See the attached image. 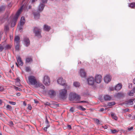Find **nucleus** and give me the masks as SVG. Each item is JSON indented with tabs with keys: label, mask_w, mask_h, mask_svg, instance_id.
<instances>
[{
	"label": "nucleus",
	"mask_w": 135,
	"mask_h": 135,
	"mask_svg": "<svg viewBox=\"0 0 135 135\" xmlns=\"http://www.w3.org/2000/svg\"><path fill=\"white\" fill-rule=\"evenodd\" d=\"M45 123H49V122L48 120L47 117H46V121H45Z\"/></svg>",
	"instance_id": "052dcab7"
},
{
	"label": "nucleus",
	"mask_w": 135,
	"mask_h": 135,
	"mask_svg": "<svg viewBox=\"0 0 135 135\" xmlns=\"http://www.w3.org/2000/svg\"><path fill=\"white\" fill-rule=\"evenodd\" d=\"M3 42H2L1 44H0V52H1L4 49V44Z\"/></svg>",
	"instance_id": "c85d7f7f"
},
{
	"label": "nucleus",
	"mask_w": 135,
	"mask_h": 135,
	"mask_svg": "<svg viewBox=\"0 0 135 135\" xmlns=\"http://www.w3.org/2000/svg\"><path fill=\"white\" fill-rule=\"evenodd\" d=\"M9 14H10V12H6V13L5 14H6V15H7V18H8V17L9 16Z\"/></svg>",
	"instance_id": "09e8293b"
},
{
	"label": "nucleus",
	"mask_w": 135,
	"mask_h": 135,
	"mask_svg": "<svg viewBox=\"0 0 135 135\" xmlns=\"http://www.w3.org/2000/svg\"><path fill=\"white\" fill-rule=\"evenodd\" d=\"M32 59L31 57H27L26 58V62L27 63L31 62L32 61Z\"/></svg>",
	"instance_id": "393cba45"
},
{
	"label": "nucleus",
	"mask_w": 135,
	"mask_h": 135,
	"mask_svg": "<svg viewBox=\"0 0 135 135\" xmlns=\"http://www.w3.org/2000/svg\"><path fill=\"white\" fill-rule=\"evenodd\" d=\"M115 104V103L114 102H109L108 103V105L109 106H111Z\"/></svg>",
	"instance_id": "e433bc0d"
},
{
	"label": "nucleus",
	"mask_w": 135,
	"mask_h": 135,
	"mask_svg": "<svg viewBox=\"0 0 135 135\" xmlns=\"http://www.w3.org/2000/svg\"><path fill=\"white\" fill-rule=\"evenodd\" d=\"M50 81L49 78L47 76H45L44 78V84L48 86L50 85Z\"/></svg>",
	"instance_id": "423d86ee"
},
{
	"label": "nucleus",
	"mask_w": 135,
	"mask_h": 135,
	"mask_svg": "<svg viewBox=\"0 0 135 135\" xmlns=\"http://www.w3.org/2000/svg\"><path fill=\"white\" fill-rule=\"evenodd\" d=\"M16 22L13 21V20L12 22L11 26L12 27H13L16 25Z\"/></svg>",
	"instance_id": "c9c22d12"
},
{
	"label": "nucleus",
	"mask_w": 135,
	"mask_h": 135,
	"mask_svg": "<svg viewBox=\"0 0 135 135\" xmlns=\"http://www.w3.org/2000/svg\"><path fill=\"white\" fill-rule=\"evenodd\" d=\"M17 61L18 64L20 66H22L23 63L22 61L21 58L20 56H18L17 59Z\"/></svg>",
	"instance_id": "6ab92c4d"
},
{
	"label": "nucleus",
	"mask_w": 135,
	"mask_h": 135,
	"mask_svg": "<svg viewBox=\"0 0 135 135\" xmlns=\"http://www.w3.org/2000/svg\"><path fill=\"white\" fill-rule=\"evenodd\" d=\"M128 6L132 8H135V2H132L129 3Z\"/></svg>",
	"instance_id": "a878e982"
},
{
	"label": "nucleus",
	"mask_w": 135,
	"mask_h": 135,
	"mask_svg": "<svg viewBox=\"0 0 135 135\" xmlns=\"http://www.w3.org/2000/svg\"><path fill=\"white\" fill-rule=\"evenodd\" d=\"M134 100V99H129L126 101L125 102V104L129 105H132L133 104V102Z\"/></svg>",
	"instance_id": "f3484780"
},
{
	"label": "nucleus",
	"mask_w": 135,
	"mask_h": 135,
	"mask_svg": "<svg viewBox=\"0 0 135 135\" xmlns=\"http://www.w3.org/2000/svg\"><path fill=\"white\" fill-rule=\"evenodd\" d=\"M57 83L62 86H67L65 83V81L64 79H63L61 78H59L57 80Z\"/></svg>",
	"instance_id": "0eeeda50"
},
{
	"label": "nucleus",
	"mask_w": 135,
	"mask_h": 135,
	"mask_svg": "<svg viewBox=\"0 0 135 135\" xmlns=\"http://www.w3.org/2000/svg\"><path fill=\"white\" fill-rule=\"evenodd\" d=\"M122 85L121 84H118L116 85L114 88V89L117 91L120 90L122 88Z\"/></svg>",
	"instance_id": "a211bd4d"
},
{
	"label": "nucleus",
	"mask_w": 135,
	"mask_h": 135,
	"mask_svg": "<svg viewBox=\"0 0 135 135\" xmlns=\"http://www.w3.org/2000/svg\"><path fill=\"white\" fill-rule=\"evenodd\" d=\"M25 22V18L24 17H22L20 21V25H23Z\"/></svg>",
	"instance_id": "b1692460"
},
{
	"label": "nucleus",
	"mask_w": 135,
	"mask_h": 135,
	"mask_svg": "<svg viewBox=\"0 0 135 135\" xmlns=\"http://www.w3.org/2000/svg\"><path fill=\"white\" fill-rule=\"evenodd\" d=\"M5 19L3 18L2 19H1V18H0V20L1 21V22L2 23H3Z\"/></svg>",
	"instance_id": "8fccbe9b"
},
{
	"label": "nucleus",
	"mask_w": 135,
	"mask_h": 135,
	"mask_svg": "<svg viewBox=\"0 0 135 135\" xmlns=\"http://www.w3.org/2000/svg\"><path fill=\"white\" fill-rule=\"evenodd\" d=\"M33 31L35 33V36H37L39 38L41 37V30L40 28L38 27H35L33 29Z\"/></svg>",
	"instance_id": "20e7f679"
},
{
	"label": "nucleus",
	"mask_w": 135,
	"mask_h": 135,
	"mask_svg": "<svg viewBox=\"0 0 135 135\" xmlns=\"http://www.w3.org/2000/svg\"><path fill=\"white\" fill-rule=\"evenodd\" d=\"M33 14L34 16V18L35 19H37L39 18L40 15V12L38 11L33 12Z\"/></svg>",
	"instance_id": "9b49d317"
},
{
	"label": "nucleus",
	"mask_w": 135,
	"mask_h": 135,
	"mask_svg": "<svg viewBox=\"0 0 135 135\" xmlns=\"http://www.w3.org/2000/svg\"><path fill=\"white\" fill-rule=\"evenodd\" d=\"M26 4L25 6L24 5H23L21 6L20 9L17 11V12L14 16L13 20L16 22L20 14L21 13L22 10L24 8H25L26 6Z\"/></svg>",
	"instance_id": "7ed1b4c3"
},
{
	"label": "nucleus",
	"mask_w": 135,
	"mask_h": 135,
	"mask_svg": "<svg viewBox=\"0 0 135 135\" xmlns=\"http://www.w3.org/2000/svg\"><path fill=\"white\" fill-rule=\"evenodd\" d=\"M6 108L7 110L11 111L12 110V108L11 106L9 105H7L6 106Z\"/></svg>",
	"instance_id": "2f4dec72"
},
{
	"label": "nucleus",
	"mask_w": 135,
	"mask_h": 135,
	"mask_svg": "<svg viewBox=\"0 0 135 135\" xmlns=\"http://www.w3.org/2000/svg\"><path fill=\"white\" fill-rule=\"evenodd\" d=\"M104 98L105 101H109L111 100V97L108 95H104Z\"/></svg>",
	"instance_id": "412c9836"
},
{
	"label": "nucleus",
	"mask_w": 135,
	"mask_h": 135,
	"mask_svg": "<svg viewBox=\"0 0 135 135\" xmlns=\"http://www.w3.org/2000/svg\"><path fill=\"white\" fill-rule=\"evenodd\" d=\"M15 41L16 43H20V38L18 36H15Z\"/></svg>",
	"instance_id": "5701e85b"
},
{
	"label": "nucleus",
	"mask_w": 135,
	"mask_h": 135,
	"mask_svg": "<svg viewBox=\"0 0 135 135\" xmlns=\"http://www.w3.org/2000/svg\"><path fill=\"white\" fill-rule=\"evenodd\" d=\"M80 97L79 95L73 93H71L70 94L69 99L74 102L80 101Z\"/></svg>",
	"instance_id": "f257e3e1"
},
{
	"label": "nucleus",
	"mask_w": 135,
	"mask_h": 135,
	"mask_svg": "<svg viewBox=\"0 0 135 135\" xmlns=\"http://www.w3.org/2000/svg\"><path fill=\"white\" fill-rule=\"evenodd\" d=\"M4 44V49L5 50L10 49L11 47V45L9 44H7L6 42H3Z\"/></svg>",
	"instance_id": "dca6fc26"
},
{
	"label": "nucleus",
	"mask_w": 135,
	"mask_h": 135,
	"mask_svg": "<svg viewBox=\"0 0 135 135\" xmlns=\"http://www.w3.org/2000/svg\"><path fill=\"white\" fill-rule=\"evenodd\" d=\"M67 90L65 89H61L59 91V97L63 99H65L66 97Z\"/></svg>",
	"instance_id": "f03ea898"
},
{
	"label": "nucleus",
	"mask_w": 135,
	"mask_h": 135,
	"mask_svg": "<svg viewBox=\"0 0 135 135\" xmlns=\"http://www.w3.org/2000/svg\"><path fill=\"white\" fill-rule=\"evenodd\" d=\"M77 108L83 111H84L85 110V108H84L82 106L80 105L78 106Z\"/></svg>",
	"instance_id": "f704fd0d"
},
{
	"label": "nucleus",
	"mask_w": 135,
	"mask_h": 135,
	"mask_svg": "<svg viewBox=\"0 0 135 135\" xmlns=\"http://www.w3.org/2000/svg\"><path fill=\"white\" fill-rule=\"evenodd\" d=\"M45 5L43 4H40L38 6V10L40 12H41L43 10Z\"/></svg>",
	"instance_id": "aec40b11"
},
{
	"label": "nucleus",
	"mask_w": 135,
	"mask_h": 135,
	"mask_svg": "<svg viewBox=\"0 0 135 135\" xmlns=\"http://www.w3.org/2000/svg\"><path fill=\"white\" fill-rule=\"evenodd\" d=\"M42 2L44 3H45L47 2V0H41Z\"/></svg>",
	"instance_id": "680f3d73"
},
{
	"label": "nucleus",
	"mask_w": 135,
	"mask_h": 135,
	"mask_svg": "<svg viewBox=\"0 0 135 135\" xmlns=\"http://www.w3.org/2000/svg\"><path fill=\"white\" fill-rule=\"evenodd\" d=\"M102 80V76L100 75H97L95 78V80L97 83H101Z\"/></svg>",
	"instance_id": "1a4fd4ad"
},
{
	"label": "nucleus",
	"mask_w": 135,
	"mask_h": 135,
	"mask_svg": "<svg viewBox=\"0 0 135 135\" xmlns=\"http://www.w3.org/2000/svg\"><path fill=\"white\" fill-rule=\"evenodd\" d=\"M14 89L17 91L19 90L20 91H21L22 90V89L20 88H18L17 87L14 86Z\"/></svg>",
	"instance_id": "79ce46f5"
},
{
	"label": "nucleus",
	"mask_w": 135,
	"mask_h": 135,
	"mask_svg": "<svg viewBox=\"0 0 135 135\" xmlns=\"http://www.w3.org/2000/svg\"><path fill=\"white\" fill-rule=\"evenodd\" d=\"M67 127L69 130L71 129H72L71 126L70 125H67Z\"/></svg>",
	"instance_id": "3c124183"
},
{
	"label": "nucleus",
	"mask_w": 135,
	"mask_h": 135,
	"mask_svg": "<svg viewBox=\"0 0 135 135\" xmlns=\"http://www.w3.org/2000/svg\"><path fill=\"white\" fill-rule=\"evenodd\" d=\"M20 43H16V45L15 46V49L17 51L19 50Z\"/></svg>",
	"instance_id": "7c9ffc66"
},
{
	"label": "nucleus",
	"mask_w": 135,
	"mask_h": 135,
	"mask_svg": "<svg viewBox=\"0 0 135 135\" xmlns=\"http://www.w3.org/2000/svg\"><path fill=\"white\" fill-rule=\"evenodd\" d=\"M4 90L3 87L2 86H0V91H2Z\"/></svg>",
	"instance_id": "864d4df0"
},
{
	"label": "nucleus",
	"mask_w": 135,
	"mask_h": 135,
	"mask_svg": "<svg viewBox=\"0 0 135 135\" xmlns=\"http://www.w3.org/2000/svg\"><path fill=\"white\" fill-rule=\"evenodd\" d=\"M28 107H27V109L30 110H31L32 107L31 105L30 104H28Z\"/></svg>",
	"instance_id": "a18cd8bd"
},
{
	"label": "nucleus",
	"mask_w": 135,
	"mask_h": 135,
	"mask_svg": "<svg viewBox=\"0 0 135 135\" xmlns=\"http://www.w3.org/2000/svg\"><path fill=\"white\" fill-rule=\"evenodd\" d=\"M23 25H20L18 27V29L19 30H20L22 28V26Z\"/></svg>",
	"instance_id": "49530a36"
},
{
	"label": "nucleus",
	"mask_w": 135,
	"mask_h": 135,
	"mask_svg": "<svg viewBox=\"0 0 135 135\" xmlns=\"http://www.w3.org/2000/svg\"><path fill=\"white\" fill-rule=\"evenodd\" d=\"M94 120L96 123L97 124H99V119H96L95 118H94L93 119Z\"/></svg>",
	"instance_id": "ea45409f"
},
{
	"label": "nucleus",
	"mask_w": 135,
	"mask_h": 135,
	"mask_svg": "<svg viewBox=\"0 0 135 135\" xmlns=\"http://www.w3.org/2000/svg\"><path fill=\"white\" fill-rule=\"evenodd\" d=\"M44 104L45 105H49L50 104L48 102H46L44 103Z\"/></svg>",
	"instance_id": "603ef678"
},
{
	"label": "nucleus",
	"mask_w": 135,
	"mask_h": 135,
	"mask_svg": "<svg viewBox=\"0 0 135 135\" xmlns=\"http://www.w3.org/2000/svg\"><path fill=\"white\" fill-rule=\"evenodd\" d=\"M30 67H27L26 68V71L27 72H28L30 71Z\"/></svg>",
	"instance_id": "de8ad7c7"
},
{
	"label": "nucleus",
	"mask_w": 135,
	"mask_h": 135,
	"mask_svg": "<svg viewBox=\"0 0 135 135\" xmlns=\"http://www.w3.org/2000/svg\"><path fill=\"white\" fill-rule=\"evenodd\" d=\"M73 85L74 86L76 87H79L80 85V83L77 82H74L73 83Z\"/></svg>",
	"instance_id": "c756f323"
},
{
	"label": "nucleus",
	"mask_w": 135,
	"mask_h": 135,
	"mask_svg": "<svg viewBox=\"0 0 135 135\" xmlns=\"http://www.w3.org/2000/svg\"><path fill=\"white\" fill-rule=\"evenodd\" d=\"M104 110V109L103 108H100V109L99 110V111L100 112H103V111Z\"/></svg>",
	"instance_id": "338daca9"
},
{
	"label": "nucleus",
	"mask_w": 135,
	"mask_h": 135,
	"mask_svg": "<svg viewBox=\"0 0 135 135\" xmlns=\"http://www.w3.org/2000/svg\"><path fill=\"white\" fill-rule=\"evenodd\" d=\"M133 127H131L130 128H128V131H130L131 130H132L133 129Z\"/></svg>",
	"instance_id": "4d7b16f0"
},
{
	"label": "nucleus",
	"mask_w": 135,
	"mask_h": 135,
	"mask_svg": "<svg viewBox=\"0 0 135 135\" xmlns=\"http://www.w3.org/2000/svg\"><path fill=\"white\" fill-rule=\"evenodd\" d=\"M9 103L13 105H15L16 104L15 102H11L10 101L9 102Z\"/></svg>",
	"instance_id": "c03bdc74"
},
{
	"label": "nucleus",
	"mask_w": 135,
	"mask_h": 135,
	"mask_svg": "<svg viewBox=\"0 0 135 135\" xmlns=\"http://www.w3.org/2000/svg\"><path fill=\"white\" fill-rule=\"evenodd\" d=\"M16 85L18 86H20L21 84L18 82H17L16 83Z\"/></svg>",
	"instance_id": "e2e57ef3"
},
{
	"label": "nucleus",
	"mask_w": 135,
	"mask_h": 135,
	"mask_svg": "<svg viewBox=\"0 0 135 135\" xmlns=\"http://www.w3.org/2000/svg\"><path fill=\"white\" fill-rule=\"evenodd\" d=\"M9 124L10 125H13V123L12 121H10L9 122Z\"/></svg>",
	"instance_id": "774afa93"
},
{
	"label": "nucleus",
	"mask_w": 135,
	"mask_h": 135,
	"mask_svg": "<svg viewBox=\"0 0 135 135\" xmlns=\"http://www.w3.org/2000/svg\"><path fill=\"white\" fill-rule=\"evenodd\" d=\"M75 103H88V101H84V100H82L80 102H78V101L76 102H75Z\"/></svg>",
	"instance_id": "a19ab883"
},
{
	"label": "nucleus",
	"mask_w": 135,
	"mask_h": 135,
	"mask_svg": "<svg viewBox=\"0 0 135 135\" xmlns=\"http://www.w3.org/2000/svg\"><path fill=\"white\" fill-rule=\"evenodd\" d=\"M9 24L8 23L5 25L4 27V30L5 32H7L9 30Z\"/></svg>",
	"instance_id": "bb28decb"
},
{
	"label": "nucleus",
	"mask_w": 135,
	"mask_h": 135,
	"mask_svg": "<svg viewBox=\"0 0 135 135\" xmlns=\"http://www.w3.org/2000/svg\"><path fill=\"white\" fill-rule=\"evenodd\" d=\"M119 131V130L118 129H111V131L112 133H115L118 132Z\"/></svg>",
	"instance_id": "72a5a7b5"
},
{
	"label": "nucleus",
	"mask_w": 135,
	"mask_h": 135,
	"mask_svg": "<svg viewBox=\"0 0 135 135\" xmlns=\"http://www.w3.org/2000/svg\"><path fill=\"white\" fill-rule=\"evenodd\" d=\"M30 84L35 85L37 83V81L35 77L32 76H29L28 78Z\"/></svg>",
	"instance_id": "39448f33"
},
{
	"label": "nucleus",
	"mask_w": 135,
	"mask_h": 135,
	"mask_svg": "<svg viewBox=\"0 0 135 135\" xmlns=\"http://www.w3.org/2000/svg\"><path fill=\"white\" fill-rule=\"evenodd\" d=\"M42 84L38 82H37V83L35 85V87L37 88L38 87H40L41 85Z\"/></svg>",
	"instance_id": "4c0bfd02"
},
{
	"label": "nucleus",
	"mask_w": 135,
	"mask_h": 135,
	"mask_svg": "<svg viewBox=\"0 0 135 135\" xmlns=\"http://www.w3.org/2000/svg\"><path fill=\"white\" fill-rule=\"evenodd\" d=\"M74 110H75V108L74 107H71L69 111L70 112H74Z\"/></svg>",
	"instance_id": "37998d69"
},
{
	"label": "nucleus",
	"mask_w": 135,
	"mask_h": 135,
	"mask_svg": "<svg viewBox=\"0 0 135 135\" xmlns=\"http://www.w3.org/2000/svg\"><path fill=\"white\" fill-rule=\"evenodd\" d=\"M79 74L80 76L82 77L85 78L86 77V73L84 69H80Z\"/></svg>",
	"instance_id": "9d476101"
},
{
	"label": "nucleus",
	"mask_w": 135,
	"mask_h": 135,
	"mask_svg": "<svg viewBox=\"0 0 135 135\" xmlns=\"http://www.w3.org/2000/svg\"><path fill=\"white\" fill-rule=\"evenodd\" d=\"M48 94L51 98H52L56 95V93L54 90H50L48 91Z\"/></svg>",
	"instance_id": "ddd939ff"
},
{
	"label": "nucleus",
	"mask_w": 135,
	"mask_h": 135,
	"mask_svg": "<svg viewBox=\"0 0 135 135\" xmlns=\"http://www.w3.org/2000/svg\"><path fill=\"white\" fill-rule=\"evenodd\" d=\"M24 44L26 46H28L30 44V41L28 38L25 37L24 38Z\"/></svg>",
	"instance_id": "4468645a"
},
{
	"label": "nucleus",
	"mask_w": 135,
	"mask_h": 135,
	"mask_svg": "<svg viewBox=\"0 0 135 135\" xmlns=\"http://www.w3.org/2000/svg\"><path fill=\"white\" fill-rule=\"evenodd\" d=\"M129 110V109L128 108L123 109V111L125 112H128V111Z\"/></svg>",
	"instance_id": "6e6d98bb"
},
{
	"label": "nucleus",
	"mask_w": 135,
	"mask_h": 135,
	"mask_svg": "<svg viewBox=\"0 0 135 135\" xmlns=\"http://www.w3.org/2000/svg\"><path fill=\"white\" fill-rule=\"evenodd\" d=\"M40 87L41 88L43 89H45V86L42 84L41 85V86H40Z\"/></svg>",
	"instance_id": "5fc2aeb1"
},
{
	"label": "nucleus",
	"mask_w": 135,
	"mask_h": 135,
	"mask_svg": "<svg viewBox=\"0 0 135 135\" xmlns=\"http://www.w3.org/2000/svg\"><path fill=\"white\" fill-rule=\"evenodd\" d=\"M111 115L112 118L116 120H117L118 117L114 113H111Z\"/></svg>",
	"instance_id": "cd10ccee"
},
{
	"label": "nucleus",
	"mask_w": 135,
	"mask_h": 135,
	"mask_svg": "<svg viewBox=\"0 0 135 135\" xmlns=\"http://www.w3.org/2000/svg\"><path fill=\"white\" fill-rule=\"evenodd\" d=\"M3 32L1 31L0 32V41H1V40L2 38V35L3 34Z\"/></svg>",
	"instance_id": "bf43d9fd"
},
{
	"label": "nucleus",
	"mask_w": 135,
	"mask_h": 135,
	"mask_svg": "<svg viewBox=\"0 0 135 135\" xmlns=\"http://www.w3.org/2000/svg\"><path fill=\"white\" fill-rule=\"evenodd\" d=\"M10 65L12 69H13L14 68V65L12 64V63L10 64Z\"/></svg>",
	"instance_id": "13d9d810"
},
{
	"label": "nucleus",
	"mask_w": 135,
	"mask_h": 135,
	"mask_svg": "<svg viewBox=\"0 0 135 135\" xmlns=\"http://www.w3.org/2000/svg\"><path fill=\"white\" fill-rule=\"evenodd\" d=\"M46 127H48L49 128L50 127V125L49 124V123H46Z\"/></svg>",
	"instance_id": "69168bd1"
},
{
	"label": "nucleus",
	"mask_w": 135,
	"mask_h": 135,
	"mask_svg": "<svg viewBox=\"0 0 135 135\" xmlns=\"http://www.w3.org/2000/svg\"><path fill=\"white\" fill-rule=\"evenodd\" d=\"M49 127H47L46 126V127H44V130L45 131H47V129Z\"/></svg>",
	"instance_id": "0e129e2a"
},
{
	"label": "nucleus",
	"mask_w": 135,
	"mask_h": 135,
	"mask_svg": "<svg viewBox=\"0 0 135 135\" xmlns=\"http://www.w3.org/2000/svg\"><path fill=\"white\" fill-rule=\"evenodd\" d=\"M43 28L45 31H49L51 27L46 25H44Z\"/></svg>",
	"instance_id": "4be33fe9"
},
{
	"label": "nucleus",
	"mask_w": 135,
	"mask_h": 135,
	"mask_svg": "<svg viewBox=\"0 0 135 135\" xmlns=\"http://www.w3.org/2000/svg\"><path fill=\"white\" fill-rule=\"evenodd\" d=\"M6 6L5 4H3L0 6V13L3 12L6 10Z\"/></svg>",
	"instance_id": "2eb2a0df"
},
{
	"label": "nucleus",
	"mask_w": 135,
	"mask_h": 135,
	"mask_svg": "<svg viewBox=\"0 0 135 135\" xmlns=\"http://www.w3.org/2000/svg\"><path fill=\"white\" fill-rule=\"evenodd\" d=\"M128 95L131 96H133V91L131 90L128 93Z\"/></svg>",
	"instance_id": "58836bf2"
},
{
	"label": "nucleus",
	"mask_w": 135,
	"mask_h": 135,
	"mask_svg": "<svg viewBox=\"0 0 135 135\" xmlns=\"http://www.w3.org/2000/svg\"><path fill=\"white\" fill-rule=\"evenodd\" d=\"M111 80V78L109 75H107L105 76L104 78V81L105 82L108 83L110 82Z\"/></svg>",
	"instance_id": "f8f14e48"
},
{
	"label": "nucleus",
	"mask_w": 135,
	"mask_h": 135,
	"mask_svg": "<svg viewBox=\"0 0 135 135\" xmlns=\"http://www.w3.org/2000/svg\"><path fill=\"white\" fill-rule=\"evenodd\" d=\"M87 81L89 85H93L94 83V78L92 76H90L87 79Z\"/></svg>",
	"instance_id": "6e6552de"
},
{
	"label": "nucleus",
	"mask_w": 135,
	"mask_h": 135,
	"mask_svg": "<svg viewBox=\"0 0 135 135\" xmlns=\"http://www.w3.org/2000/svg\"><path fill=\"white\" fill-rule=\"evenodd\" d=\"M117 96L118 97H123L124 94L123 93H118L117 94Z\"/></svg>",
	"instance_id": "473e14b6"
}]
</instances>
